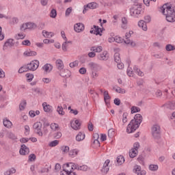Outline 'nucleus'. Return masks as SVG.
Instances as JSON below:
<instances>
[{
    "label": "nucleus",
    "mask_w": 175,
    "mask_h": 175,
    "mask_svg": "<svg viewBox=\"0 0 175 175\" xmlns=\"http://www.w3.org/2000/svg\"><path fill=\"white\" fill-rule=\"evenodd\" d=\"M142 122H143V116L140 113H137L127 126V133H133L136 129H139Z\"/></svg>",
    "instance_id": "obj_1"
},
{
    "label": "nucleus",
    "mask_w": 175,
    "mask_h": 175,
    "mask_svg": "<svg viewBox=\"0 0 175 175\" xmlns=\"http://www.w3.org/2000/svg\"><path fill=\"white\" fill-rule=\"evenodd\" d=\"M161 10L163 14L165 16L166 20L168 21V23H174L175 11L172 6L169 5L167 3H165L161 8Z\"/></svg>",
    "instance_id": "obj_2"
},
{
    "label": "nucleus",
    "mask_w": 175,
    "mask_h": 175,
    "mask_svg": "<svg viewBox=\"0 0 175 175\" xmlns=\"http://www.w3.org/2000/svg\"><path fill=\"white\" fill-rule=\"evenodd\" d=\"M142 13V4L137 3L131 9L130 14L133 17H139V14Z\"/></svg>",
    "instance_id": "obj_3"
},
{
    "label": "nucleus",
    "mask_w": 175,
    "mask_h": 175,
    "mask_svg": "<svg viewBox=\"0 0 175 175\" xmlns=\"http://www.w3.org/2000/svg\"><path fill=\"white\" fill-rule=\"evenodd\" d=\"M152 135L154 139H158L161 138V126L159 125H153L152 127Z\"/></svg>",
    "instance_id": "obj_4"
},
{
    "label": "nucleus",
    "mask_w": 175,
    "mask_h": 175,
    "mask_svg": "<svg viewBox=\"0 0 175 175\" xmlns=\"http://www.w3.org/2000/svg\"><path fill=\"white\" fill-rule=\"evenodd\" d=\"M39 60H33L27 64L28 70L35 72L38 68H39Z\"/></svg>",
    "instance_id": "obj_5"
},
{
    "label": "nucleus",
    "mask_w": 175,
    "mask_h": 175,
    "mask_svg": "<svg viewBox=\"0 0 175 175\" xmlns=\"http://www.w3.org/2000/svg\"><path fill=\"white\" fill-rule=\"evenodd\" d=\"M33 129H34L35 133H37L38 136H43V133L42 132V122H37L34 123Z\"/></svg>",
    "instance_id": "obj_6"
},
{
    "label": "nucleus",
    "mask_w": 175,
    "mask_h": 175,
    "mask_svg": "<svg viewBox=\"0 0 175 175\" xmlns=\"http://www.w3.org/2000/svg\"><path fill=\"white\" fill-rule=\"evenodd\" d=\"M97 8H99V4L96 2H92L89 3L88 5H84V8L83 10V14H85L87 13V11H88V9H97Z\"/></svg>",
    "instance_id": "obj_7"
},
{
    "label": "nucleus",
    "mask_w": 175,
    "mask_h": 175,
    "mask_svg": "<svg viewBox=\"0 0 175 175\" xmlns=\"http://www.w3.org/2000/svg\"><path fill=\"white\" fill-rule=\"evenodd\" d=\"M70 165H76L75 163H67L63 165V172L68 174V173H70L72 170H75V167L73 165L70 166Z\"/></svg>",
    "instance_id": "obj_8"
},
{
    "label": "nucleus",
    "mask_w": 175,
    "mask_h": 175,
    "mask_svg": "<svg viewBox=\"0 0 175 175\" xmlns=\"http://www.w3.org/2000/svg\"><path fill=\"white\" fill-rule=\"evenodd\" d=\"M88 66L92 70V72H98V70L102 69V66H100V65L92 62H90L88 64Z\"/></svg>",
    "instance_id": "obj_9"
},
{
    "label": "nucleus",
    "mask_w": 175,
    "mask_h": 175,
    "mask_svg": "<svg viewBox=\"0 0 175 175\" xmlns=\"http://www.w3.org/2000/svg\"><path fill=\"white\" fill-rule=\"evenodd\" d=\"M133 172L137 175H146L147 173L146 170H142V167L140 165H135Z\"/></svg>",
    "instance_id": "obj_10"
},
{
    "label": "nucleus",
    "mask_w": 175,
    "mask_h": 175,
    "mask_svg": "<svg viewBox=\"0 0 175 175\" xmlns=\"http://www.w3.org/2000/svg\"><path fill=\"white\" fill-rule=\"evenodd\" d=\"M70 166H74L75 170H81L82 172H87L88 170V166L86 165H79V164H76L73 165V164H70Z\"/></svg>",
    "instance_id": "obj_11"
},
{
    "label": "nucleus",
    "mask_w": 175,
    "mask_h": 175,
    "mask_svg": "<svg viewBox=\"0 0 175 175\" xmlns=\"http://www.w3.org/2000/svg\"><path fill=\"white\" fill-rule=\"evenodd\" d=\"M14 40L10 38L4 43L3 50H6L8 47H13L14 46Z\"/></svg>",
    "instance_id": "obj_12"
},
{
    "label": "nucleus",
    "mask_w": 175,
    "mask_h": 175,
    "mask_svg": "<svg viewBox=\"0 0 175 175\" xmlns=\"http://www.w3.org/2000/svg\"><path fill=\"white\" fill-rule=\"evenodd\" d=\"M21 155H28L29 154V148L25 146V144H23L21 146V148L19 150Z\"/></svg>",
    "instance_id": "obj_13"
},
{
    "label": "nucleus",
    "mask_w": 175,
    "mask_h": 175,
    "mask_svg": "<svg viewBox=\"0 0 175 175\" xmlns=\"http://www.w3.org/2000/svg\"><path fill=\"white\" fill-rule=\"evenodd\" d=\"M84 28V24L81 23H77L74 25V30L75 31V32H82Z\"/></svg>",
    "instance_id": "obj_14"
},
{
    "label": "nucleus",
    "mask_w": 175,
    "mask_h": 175,
    "mask_svg": "<svg viewBox=\"0 0 175 175\" xmlns=\"http://www.w3.org/2000/svg\"><path fill=\"white\" fill-rule=\"evenodd\" d=\"M42 107H43L44 111H45V113H52L53 112V107L50 105H47V103H46V102L42 103Z\"/></svg>",
    "instance_id": "obj_15"
},
{
    "label": "nucleus",
    "mask_w": 175,
    "mask_h": 175,
    "mask_svg": "<svg viewBox=\"0 0 175 175\" xmlns=\"http://www.w3.org/2000/svg\"><path fill=\"white\" fill-rule=\"evenodd\" d=\"M59 75L62 77H66L68 79V77H70V71L68 69L62 70Z\"/></svg>",
    "instance_id": "obj_16"
},
{
    "label": "nucleus",
    "mask_w": 175,
    "mask_h": 175,
    "mask_svg": "<svg viewBox=\"0 0 175 175\" xmlns=\"http://www.w3.org/2000/svg\"><path fill=\"white\" fill-rule=\"evenodd\" d=\"M98 59H100V61H107V59H109L107 51H104L103 53H100L98 55Z\"/></svg>",
    "instance_id": "obj_17"
},
{
    "label": "nucleus",
    "mask_w": 175,
    "mask_h": 175,
    "mask_svg": "<svg viewBox=\"0 0 175 175\" xmlns=\"http://www.w3.org/2000/svg\"><path fill=\"white\" fill-rule=\"evenodd\" d=\"M110 99H111V97L109 95V92L105 91L104 92V100L105 102V105L107 106H109L110 105Z\"/></svg>",
    "instance_id": "obj_18"
},
{
    "label": "nucleus",
    "mask_w": 175,
    "mask_h": 175,
    "mask_svg": "<svg viewBox=\"0 0 175 175\" xmlns=\"http://www.w3.org/2000/svg\"><path fill=\"white\" fill-rule=\"evenodd\" d=\"M43 70H44L45 73H50L53 70V65L50 64H46L42 67Z\"/></svg>",
    "instance_id": "obj_19"
},
{
    "label": "nucleus",
    "mask_w": 175,
    "mask_h": 175,
    "mask_svg": "<svg viewBox=\"0 0 175 175\" xmlns=\"http://www.w3.org/2000/svg\"><path fill=\"white\" fill-rule=\"evenodd\" d=\"M81 125V124L80 123L79 120H76L74 123H71V128H72V129H75V131H77L80 129Z\"/></svg>",
    "instance_id": "obj_20"
},
{
    "label": "nucleus",
    "mask_w": 175,
    "mask_h": 175,
    "mask_svg": "<svg viewBox=\"0 0 175 175\" xmlns=\"http://www.w3.org/2000/svg\"><path fill=\"white\" fill-rule=\"evenodd\" d=\"M56 64V68L58 69V70H62L64 69V62L61 59H57L55 62Z\"/></svg>",
    "instance_id": "obj_21"
},
{
    "label": "nucleus",
    "mask_w": 175,
    "mask_h": 175,
    "mask_svg": "<svg viewBox=\"0 0 175 175\" xmlns=\"http://www.w3.org/2000/svg\"><path fill=\"white\" fill-rule=\"evenodd\" d=\"M70 44H72V41H68L66 40L64 42H63L62 45V49L63 50V51L66 52L68 51V47Z\"/></svg>",
    "instance_id": "obj_22"
},
{
    "label": "nucleus",
    "mask_w": 175,
    "mask_h": 175,
    "mask_svg": "<svg viewBox=\"0 0 175 175\" xmlns=\"http://www.w3.org/2000/svg\"><path fill=\"white\" fill-rule=\"evenodd\" d=\"M138 27H139L140 28H142L143 29V31H147V24L146 23L143 21L141 20L138 22Z\"/></svg>",
    "instance_id": "obj_23"
},
{
    "label": "nucleus",
    "mask_w": 175,
    "mask_h": 175,
    "mask_svg": "<svg viewBox=\"0 0 175 175\" xmlns=\"http://www.w3.org/2000/svg\"><path fill=\"white\" fill-rule=\"evenodd\" d=\"M23 54L26 57H35V55H37L38 53L34 51H26Z\"/></svg>",
    "instance_id": "obj_24"
},
{
    "label": "nucleus",
    "mask_w": 175,
    "mask_h": 175,
    "mask_svg": "<svg viewBox=\"0 0 175 175\" xmlns=\"http://www.w3.org/2000/svg\"><path fill=\"white\" fill-rule=\"evenodd\" d=\"M84 139H85V134L81 132H79L76 136L77 142H81L82 140H84Z\"/></svg>",
    "instance_id": "obj_25"
},
{
    "label": "nucleus",
    "mask_w": 175,
    "mask_h": 175,
    "mask_svg": "<svg viewBox=\"0 0 175 175\" xmlns=\"http://www.w3.org/2000/svg\"><path fill=\"white\" fill-rule=\"evenodd\" d=\"M116 162L118 165H122L125 162V158L122 155H119L116 158Z\"/></svg>",
    "instance_id": "obj_26"
},
{
    "label": "nucleus",
    "mask_w": 175,
    "mask_h": 175,
    "mask_svg": "<svg viewBox=\"0 0 175 175\" xmlns=\"http://www.w3.org/2000/svg\"><path fill=\"white\" fill-rule=\"evenodd\" d=\"M133 70L134 72H135V73H137V75H138V76H141V77H143V76H144V73H143V72H142V70L139 69V67H137V66H134Z\"/></svg>",
    "instance_id": "obj_27"
},
{
    "label": "nucleus",
    "mask_w": 175,
    "mask_h": 175,
    "mask_svg": "<svg viewBox=\"0 0 175 175\" xmlns=\"http://www.w3.org/2000/svg\"><path fill=\"white\" fill-rule=\"evenodd\" d=\"M42 34L44 38H53V36H54V33H53L52 32H49L46 30L42 31Z\"/></svg>",
    "instance_id": "obj_28"
},
{
    "label": "nucleus",
    "mask_w": 175,
    "mask_h": 175,
    "mask_svg": "<svg viewBox=\"0 0 175 175\" xmlns=\"http://www.w3.org/2000/svg\"><path fill=\"white\" fill-rule=\"evenodd\" d=\"M124 42L126 44H130L131 47H135L136 46V42L133 41H131L129 38H126V40H124Z\"/></svg>",
    "instance_id": "obj_29"
},
{
    "label": "nucleus",
    "mask_w": 175,
    "mask_h": 175,
    "mask_svg": "<svg viewBox=\"0 0 175 175\" xmlns=\"http://www.w3.org/2000/svg\"><path fill=\"white\" fill-rule=\"evenodd\" d=\"M113 57L114 61L116 64H120V62H121V57L119 53H116Z\"/></svg>",
    "instance_id": "obj_30"
},
{
    "label": "nucleus",
    "mask_w": 175,
    "mask_h": 175,
    "mask_svg": "<svg viewBox=\"0 0 175 175\" xmlns=\"http://www.w3.org/2000/svg\"><path fill=\"white\" fill-rule=\"evenodd\" d=\"M127 25H128V20L125 17L122 18V28L123 29H126Z\"/></svg>",
    "instance_id": "obj_31"
},
{
    "label": "nucleus",
    "mask_w": 175,
    "mask_h": 175,
    "mask_svg": "<svg viewBox=\"0 0 175 175\" xmlns=\"http://www.w3.org/2000/svg\"><path fill=\"white\" fill-rule=\"evenodd\" d=\"M137 152H138L137 150H135V149H133V148H132V149L129 151V157H130V158H135V157H137Z\"/></svg>",
    "instance_id": "obj_32"
},
{
    "label": "nucleus",
    "mask_w": 175,
    "mask_h": 175,
    "mask_svg": "<svg viewBox=\"0 0 175 175\" xmlns=\"http://www.w3.org/2000/svg\"><path fill=\"white\" fill-rule=\"evenodd\" d=\"M3 123L4 126H5L6 128H10L12 125V122L6 118L3 120Z\"/></svg>",
    "instance_id": "obj_33"
},
{
    "label": "nucleus",
    "mask_w": 175,
    "mask_h": 175,
    "mask_svg": "<svg viewBox=\"0 0 175 175\" xmlns=\"http://www.w3.org/2000/svg\"><path fill=\"white\" fill-rule=\"evenodd\" d=\"M127 63H128V65H129V67L130 64H131V61L129 59H128ZM129 67L127 68V75H128V76H129L131 77L133 75V71L132 70L131 68H129Z\"/></svg>",
    "instance_id": "obj_34"
},
{
    "label": "nucleus",
    "mask_w": 175,
    "mask_h": 175,
    "mask_svg": "<svg viewBox=\"0 0 175 175\" xmlns=\"http://www.w3.org/2000/svg\"><path fill=\"white\" fill-rule=\"evenodd\" d=\"M25 106H27V100H23L19 105V109L21 111H23L24 109H25Z\"/></svg>",
    "instance_id": "obj_35"
},
{
    "label": "nucleus",
    "mask_w": 175,
    "mask_h": 175,
    "mask_svg": "<svg viewBox=\"0 0 175 175\" xmlns=\"http://www.w3.org/2000/svg\"><path fill=\"white\" fill-rule=\"evenodd\" d=\"M166 51H174L175 46L174 45H172L171 44H168L165 46Z\"/></svg>",
    "instance_id": "obj_36"
},
{
    "label": "nucleus",
    "mask_w": 175,
    "mask_h": 175,
    "mask_svg": "<svg viewBox=\"0 0 175 175\" xmlns=\"http://www.w3.org/2000/svg\"><path fill=\"white\" fill-rule=\"evenodd\" d=\"M94 28L95 29L94 31L96 32V35H100V36H102V29L99 27V26L94 25Z\"/></svg>",
    "instance_id": "obj_37"
},
{
    "label": "nucleus",
    "mask_w": 175,
    "mask_h": 175,
    "mask_svg": "<svg viewBox=\"0 0 175 175\" xmlns=\"http://www.w3.org/2000/svg\"><path fill=\"white\" fill-rule=\"evenodd\" d=\"M60 150L62 152V154H68V152H69V146H63L60 148Z\"/></svg>",
    "instance_id": "obj_38"
},
{
    "label": "nucleus",
    "mask_w": 175,
    "mask_h": 175,
    "mask_svg": "<svg viewBox=\"0 0 175 175\" xmlns=\"http://www.w3.org/2000/svg\"><path fill=\"white\" fill-rule=\"evenodd\" d=\"M57 111L60 116H65V111H64L62 106H57Z\"/></svg>",
    "instance_id": "obj_39"
},
{
    "label": "nucleus",
    "mask_w": 175,
    "mask_h": 175,
    "mask_svg": "<svg viewBox=\"0 0 175 175\" xmlns=\"http://www.w3.org/2000/svg\"><path fill=\"white\" fill-rule=\"evenodd\" d=\"M28 66H23L21 67L18 70V73H24V72H28Z\"/></svg>",
    "instance_id": "obj_40"
},
{
    "label": "nucleus",
    "mask_w": 175,
    "mask_h": 175,
    "mask_svg": "<svg viewBox=\"0 0 175 175\" xmlns=\"http://www.w3.org/2000/svg\"><path fill=\"white\" fill-rule=\"evenodd\" d=\"M131 114H133L135 113H140V108L139 107H132L131 109Z\"/></svg>",
    "instance_id": "obj_41"
},
{
    "label": "nucleus",
    "mask_w": 175,
    "mask_h": 175,
    "mask_svg": "<svg viewBox=\"0 0 175 175\" xmlns=\"http://www.w3.org/2000/svg\"><path fill=\"white\" fill-rule=\"evenodd\" d=\"M79 154V150L76 149H72L69 152L70 157H76Z\"/></svg>",
    "instance_id": "obj_42"
},
{
    "label": "nucleus",
    "mask_w": 175,
    "mask_h": 175,
    "mask_svg": "<svg viewBox=\"0 0 175 175\" xmlns=\"http://www.w3.org/2000/svg\"><path fill=\"white\" fill-rule=\"evenodd\" d=\"M50 17H51V18H55V17H57V10L55 9H52L51 11Z\"/></svg>",
    "instance_id": "obj_43"
},
{
    "label": "nucleus",
    "mask_w": 175,
    "mask_h": 175,
    "mask_svg": "<svg viewBox=\"0 0 175 175\" xmlns=\"http://www.w3.org/2000/svg\"><path fill=\"white\" fill-rule=\"evenodd\" d=\"M149 169H150V170H152V172H155V171L158 170V165L151 164L149 165Z\"/></svg>",
    "instance_id": "obj_44"
},
{
    "label": "nucleus",
    "mask_w": 175,
    "mask_h": 175,
    "mask_svg": "<svg viewBox=\"0 0 175 175\" xmlns=\"http://www.w3.org/2000/svg\"><path fill=\"white\" fill-rule=\"evenodd\" d=\"M8 136L9 139H12V140H16L17 139V136H16V135L12 132L8 133Z\"/></svg>",
    "instance_id": "obj_45"
},
{
    "label": "nucleus",
    "mask_w": 175,
    "mask_h": 175,
    "mask_svg": "<svg viewBox=\"0 0 175 175\" xmlns=\"http://www.w3.org/2000/svg\"><path fill=\"white\" fill-rule=\"evenodd\" d=\"M27 29H32L33 28H36V25L32 23H27Z\"/></svg>",
    "instance_id": "obj_46"
},
{
    "label": "nucleus",
    "mask_w": 175,
    "mask_h": 175,
    "mask_svg": "<svg viewBox=\"0 0 175 175\" xmlns=\"http://www.w3.org/2000/svg\"><path fill=\"white\" fill-rule=\"evenodd\" d=\"M72 7H69L68 8L66 9L65 16L66 17H69L70 14L72 13Z\"/></svg>",
    "instance_id": "obj_47"
},
{
    "label": "nucleus",
    "mask_w": 175,
    "mask_h": 175,
    "mask_svg": "<svg viewBox=\"0 0 175 175\" xmlns=\"http://www.w3.org/2000/svg\"><path fill=\"white\" fill-rule=\"evenodd\" d=\"M42 121L43 122L44 129L47 126H50V123L47 121V120H46V118L42 119Z\"/></svg>",
    "instance_id": "obj_48"
},
{
    "label": "nucleus",
    "mask_w": 175,
    "mask_h": 175,
    "mask_svg": "<svg viewBox=\"0 0 175 175\" xmlns=\"http://www.w3.org/2000/svg\"><path fill=\"white\" fill-rule=\"evenodd\" d=\"M58 143H59V142L58 140L52 141V142L49 144V146H50V147H55V146H58Z\"/></svg>",
    "instance_id": "obj_49"
},
{
    "label": "nucleus",
    "mask_w": 175,
    "mask_h": 175,
    "mask_svg": "<svg viewBox=\"0 0 175 175\" xmlns=\"http://www.w3.org/2000/svg\"><path fill=\"white\" fill-rule=\"evenodd\" d=\"M58 128H59V126H58V124H57V123H52L51 124V129L53 131H57V129H58Z\"/></svg>",
    "instance_id": "obj_50"
},
{
    "label": "nucleus",
    "mask_w": 175,
    "mask_h": 175,
    "mask_svg": "<svg viewBox=\"0 0 175 175\" xmlns=\"http://www.w3.org/2000/svg\"><path fill=\"white\" fill-rule=\"evenodd\" d=\"M128 113H126V112H124V113H123V118H122V122L124 123V124H125L126 122H127V121H128Z\"/></svg>",
    "instance_id": "obj_51"
},
{
    "label": "nucleus",
    "mask_w": 175,
    "mask_h": 175,
    "mask_svg": "<svg viewBox=\"0 0 175 175\" xmlns=\"http://www.w3.org/2000/svg\"><path fill=\"white\" fill-rule=\"evenodd\" d=\"M31 91H33V92H36V94H42V90L39 88H33L31 89Z\"/></svg>",
    "instance_id": "obj_52"
},
{
    "label": "nucleus",
    "mask_w": 175,
    "mask_h": 175,
    "mask_svg": "<svg viewBox=\"0 0 175 175\" xmlns=\"http://www.w3.org/2000/svg\"><path fill=\"white\" fill-rule=\"evenodd\" d=\"M26 77L27 78V81H32V80L33 79V75L27 73L26 74Z\"/></svg>",
    "instance_id": "obj_53"
},
{
    "label": "nucleus",
    "mask_w": 175,
    "mask_h": 175,
    "mask_svg": "<svg viewBox=\"0 0 175 175\" xmlns=\"http://www.w3.org/2000/svg\"><path fill=\"white\" fill-rule=\"evenodd\" d=\"M36 159V155H35V154H31L29 156V161H30V162H33V161H35Z\"/></svg>",
    "instance_id": "obj_54"
},
{
    "label": "nucleus",
    "mask_w": 175,
    "mask_h": 175,
    "mask_svg": "<svg viewBox=\"0 0 175 175\" xmlns=\"http://www.w3.org/2000/svg\"><path fill=\"white\" fill-rule=\"evenodd\" d=\"M109 170H110L109 167H103V168L101 169V172L103 174H107V172H109Z\"/></svg>",
    "instance_id": "obj_55"
},
{
    "label": "nucleus",
    "mask_w": 175,
    "mask_h": 175,
    "mask_svg": "<svg viewBox=\"0 0 175 175\" xmlns=\"http://www.w3.org/2000/svg\"><path fill=\"white\" fill-rule=\"evenodd\" d=\"M116 92H118V94H125L126 91L125 89L118 88V89H116Z\"/></svg>",
    "instance_id": "obj_56"
},
{
    "label": "nucleus",
    "mask_w": 175,
    "mask_h": 175,
    "mask_svg": "<svg viewBox=\"0 0 175 175\" xmlns=\"http://www.w3.org/2000/svg\"><path fill=\"white\" fill-rule=\"evenodd\" d=\"M139 147H140V144H139V142H135L133 144V150H135V151H137Z\"/></svg>",
    "instance_id": "obj_57"
},
{
    "label": "nucleus",
    "mask_w": 175,
    "mask_h": 175,
    "mask_svg": "<svg viewBox=\"0 0 175 175\" xmlns=\"http://www.w3.org/2000/svg\"><path fill=\"white\" fill-rule=\"evenodd\" d=\"M23 46H31V41L29 40H25L22 42Z\"/></svg>",
    "instance_id": "obj_58"
},
{
    "label": "nucleus",
    "mask_w": 175,
    "mask_h": 175,
    "mask_svg": "<svg viewBox=\"0 0 175 175\" xmlns=\"http://www.w3.org/2000/svg\"><path fill=\"white\" fill-rule=\"evenodd\" d=\"M17 23H18V18L14 17V18H12L11 24L12 25H14V24H17Z\"/></svg>",
    "instance_id": "obj_59"
},
{
    "label": "nucleus",
    "mask_w": 175,
    "mask_h": 175,
    "mask_svg": "<svg viewBox=\"0 0 175 175\" xmlns=\"http://www.w3.org/2000/svg\"><path fill=\"white\" fill-rule=\"evenodd\" d=\"M77 65H79V61H75L70 63V68H75V66H77Z\"/></svg>",
    "instance_id": "obj_60"
},
{
    "label": "nucleus",
    "mask_w": 175,
    "mask_h": 175,
    "mask_svg": "<svg viewBox=\"0 0 175 175\" xmlns=\"http://www.w3.org/2000/svg\"><path fill=\"white\" fill-rule=\"evenodd\" d=\"M62 137V133L57 132L55 134V139H61Z\"/></svg>",
    "instance_id": "obj_61"
},
{
    "label": "nucleus",
    "mask_w": 175,
    "mask_h": 175,
    "mask_svg": "<svg viewBox=\"0 0 175 175\" xmlns=\"http://www.w3.org/2000/svg\"><path fill=\"white\" fill-rule=\"evenodd\" d=\"M40 3L42 6H47V3H49V0H40Z\"/></svg>",
    "instance_id": "obj_62"
},
{
    "label": "nucleus",
    "mask_w": 175,
    "mask_h": 175,
    "mask_svg": "<svg viewBox=\"0 0 175 175\" xmlns=\"http://www.w3.org/2000/svg\"><path fill=\"white\" fill-rule=\"evenodd\" d=\"M115 42H116V43H122V38H121L120 37H118V36H116Z\"/></svg>",
    "instance_id": "obj_63"
},
{
    "label": "nucleus",
    "mask_w": 175,
    "mask_h": 175,
    "mask_svg": "<svg viewBox=\"0 0 175 175\" xmlns=\"http://www.w3.org/2000/svg\"><path fill=\"white\" fill-rule=\"evenodd\" d=\"M145 22L147 23H150L151 22V16L149 15H147L144 17Z\"/></svg>",
    "instance_id": "obj_64"
}]
</instances>
